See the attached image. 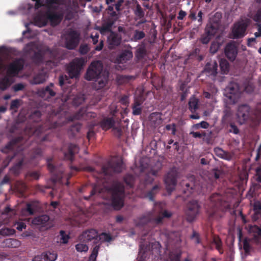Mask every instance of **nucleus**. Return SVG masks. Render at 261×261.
I'll list each match as a JSON object with an SVG mask.
<instances>
[{"instance_id":"1","label":"nucleus","mask_w":261,"mask_h":261,"mask_svg":"<svg viewBox=\"0 0 261 261\" xmlns=\"http://www.w3.org/2000/svg\"><path fill=\"white\" fill-rule=\"evenodd\" d=\"M103 65L100 61L92 62L85 75L87 81L95 80L94 87L97 90L103 88L108 82L109 73L103 72Z\"/></svg>"},{"instance_id":"2","label":"nucleus","mask_w":261,"mask_h":261,"mask_svg":"<svg viewBox=\"0 0 261 261\" xmlns=\"http://www.w3.org/2000/svg\"><path fill=\"white\" fill-rule=\"evenodd\" d=\"M209 208L207 212L210 218L221 216L219 212H224L230 208L228 202L223 199V196L218 193L213 194L210 198Z\"/></svg>"},{"instance_id":"3","label":"nucleus","mask_w":261,"mask_h":261,"mask_svg":"<svg viewBox=\"0 0 261 261\" xmlns=\"http://www.w3.org/2000/svg\"><path fill=\"white\" fill-rule=\"evenodd\" d=\"M107 190L112 195V204L114 209L120 210L124 205L125 191L123 184L116 181L107 189Z\"/></svg>"},{"instance_id":"4","label":"nucleus","mask_w":261,"mask_h":261,"mask_svg":"<svg viewBox=\"0 0 261 261\" xmlns=\"http://www.w3.org/2000/svg\"><path fill=\"white\" fill-rule=\"evenodd\" d=\"M65 44L68 49H74L79 45L80 40V33L74 30L70 29L65 33Z\"/></svg>"},{"instance_id":"5","label":"nucleus","mask_w":261,"mask_h":261,"mask_svg":"<svg viewBox=\"0 0 261 261\" xmlns=\"http://www.w3.org/2000/svg\"><path fill=\"white\" fill-rule=\"evenodd\" d=\"M84 63L85 61L83 58H76L69 63L67 67V71L71 79L76 78L79 76Z\"/></svg>"},{"instance_id":"6","label":"nucleus","mask_w":261,"mask_h":261,"mask_svg":"<svg viewBox=\"0 0 261 261\" xmlns=\"http://www.w3.org/2000/svg\"><path fill=\"white\" fill-rule=\"evenodd\" d=\"M123 170V163L122 161L117 160L109 163L101 168L102 172L106 175H112L114 173H119Z\"/></svg>"},{"instance_id":"7","label":"nucleus","mask_w":261,"mask_h":261,"mask_svg":"<svg viewBox=\"0 0 261 261\" xmlns=\"http://www.w3.org/2000/svg\"><path fill=\"white\" fill-rule=\"evenodd\" d=\"M225 92L226 96L232 102L235 103L240 96V86L237 83L230 82L226 87Z\"/></svg>"},{"instance_id":"8","label":"nucleus","mask_w":261,"mask_h":261,"mask_svg":"<svg viewBox=\"0 0 261 261\" xmlns=\"http://www.w3.org/2000/svg\"><path fill=\"white\" fill-rule=\"evenodd\" d=\"M200 206L196 200L190 201L187 205L186 214L187 221H193L199 214Z\"/></svg>"},{"instance_id":"9","label":"nucleus","mask_w":261,"mask_h":261,"mask_svg":"<svg viewBox=\"0 0 261 261\" xmlns=\"http://www.w3.org/2000/svg\"><path fill=\"white\" fill-rule=\"evenodd\" d=\"M56 89L54 84L50 83L45 87L38 89L37 93L39 97L48 101L49 99L56 96Z\"/></svg>"},{"instance_id":"10","label":"nucleus","mask_w":261,"mask_h":261,"mask_svg":"<svg viewBox=\"0 0 261 261\" xmlns=\"http://www.w3.org/2000/svg\"><path fill=\"white\" fill-rule=\"evenodd\" d=\"M51 159H47V168L52 174L51 180L54 184L58 182L62 183V179L64 175L63 172L61 170L58 171L56 167H55L51 163Z\"/></svg>"},{"instance_id":"11","label":"nucleus","mask_w":261,"mask_h":261,"mask_svg":"<svg viewBox=\"0 0 261 261\" xmlns=\"http://www.w3.org/2000/svg\"><path fill=\"white\" fill-rule=\"evenodd\" d=\"M166 188L169 193H171L174 189L177 182V173L174 171L169 172L164 178Z\"/></svg>"},{"instance_id":"12","label":"nucleus","mask_w":261,"mask_h":261,"mask_svg":"<svg viewBox=\"0 0 261 261\" xmlns=\"http://www.w3.org/2000/svg\"><path fill=\"white\" fill-rule=\"evenodd\" d=\"M79 240L85 242L93 240L95 244L98 243V234L96 229H90L84 231L79 237Z\"/></svg>"},{"instance_id":"13","label":"nucleus","mask_w":261,"mask_h":261,"mask_svg":"<svg viewBox=\"0 0 261 261\" xmlns=\"http://www.w3.org/2000/svg\"><path fill=\"white\" fill-rule=\"evenodd\" d=\"M154 210L158 213V216L153 219L154 224H155L162 223L164 218H170L172 215L171 212L167 210L163 211L161 203L156 204L155 205Z\"/></svg>"},{"instance_id":"14","label":"nucleus","mask_w":261,"mask_h":261,"mask_svg":"<svg viewBox=\"0 0 261 261\" xmlns=\"http://www.w3.org/2000/svg\"><path fill=\"white\" fill-rule=\"evenodd\" d=\"M64 123V122L58 121L55 120V118L52 120L48 119L43 125L39 126L37 128L36 130V133H37V134L38 133H42L46 130L54 129L61 126L63 125Z\"/></svg>"},{"instance_id":"15","label":"nucleus","mask_w":261,"mask_h":261,"mask_svg":"<svg viewBox=\"0 0 261 261\" xmlns=\"http://www.w3.org/2000/svg\"><path fill=\"white\" fill-rule=\"evenodd\" d=\"M250 112V108L247 104L241 105L238 107L237 115L241 123H244L249 118Z\"/></svg>"},{"instance_id":"16","label":"nucleus","mask_w":261,"mask_h":261,"mask_svg":"<svg viewBox=\"0 0 261 261\" xmlns=\"http://www.w3.org/2000/svg\"><path fill=\"white\" fill-rule=\"evenodd\" d=\"M247 28V24L243 22H238L234 24L232 29L233 38L238 39L244 37Z\"/></svg>"},{"instance_id":"17","label":"nucleus","mask_w":261,"mask_h":261,"mask_svg":"<svg viewBox=\"0 0 261 261\" xmlns=\"http://www.w3.org/2000/svg\"><path fill=\"white\" fill-rule=\"evenodd\" d=\"M226 57L231 61H233L238 55V48L233 43H228L225 48Z\"/></svg>"},{"instance_id":"18","label":"nucleus","mask_w":261,"mask_h":261,"mask_svg":"<svg viewBox=\"0 0 261 261\" xmlns=\"http://www.w3.org/2000/svg\"><path fill=\"white\" fill-rule=\"evenodd\" d=\"M116 22V19L113 18H109L105 21L101 27H97L96 29L99 31L102 35H105L107 33L113 32L112 27Z\"/></svg>"},{"instance_id":"19","label":"nucleus","mask_w":261,"mask_h":261,"mask_svg":"<svg viewBox=\"0 0 261 261\" xmlns=\"http://www.w3.org/2000/svg\"><path fill=\"white\" fill-rule=\"evenodd\" d=\"M218 65L216 61L207 63L204 72L208 76H211L212 79H215L217 74Z\"/></svg>"},{"instance_id":"20","label":"nucleus","mask_w":261,"mask_h":261,"mask_svg":"<svg viewBox=\"0 0 261 261\" xmlns=\"http://www.w3.org/2000/svg\"><path fill=\"white\" fill-rule=\"evenodd\" d=\"M122 37L115 32H111L108 37V42L110 48H114L119 45L121 43Z\"/></svg>"},{"instance_id":"21","label":"nucleus","mask_w":261,"mask_h":261,"mask_svg":"<svg viewBox=\"0 0 261 261\" xmlns=\"http://www.w3.org/2000/svg\"><path fill=\"white\" fill-rule=\"evenodd\" d=\"M212 244H214L215 245L216 249L220 254L223 253L224 249L223 248L222 242L219 236H214L211 243L206 246L203 245V247L204 248H208L212 250L213 249V247L212 246Z\"/></svg>"},{"instance_id":"22","label":"nucleus","mask_w":261,"mask_h":261,"mask_svg":"<svg viewBox=\"0 0 261 261\" xmlns=\"http://www.w3.org/2000/svg\"><path fill=\"white\" fill-rule=\"evenodd\" d=\"M21 141V137H17L12 139L2 149V152L7 153L13 151L19 145Z\"/></svg>"},{"instance_id":"23","label":"nucleus","mask_w":261,"mask_h":261,"mask_svg":"<svg viewBox=\"0 0 261 261\" xmlns=\"http://www.w3.org/2000/svg\"><path fill=\"white\" fill-rule=\"evenodd\" d=\"M79 147L74 144L70 143L68 145V151L64 153L65 159L72 162L74 160V155L79 152Z\"/></svg>"},{"instance_id":"24","label":"nucleus","mask_w":261,"mask_h":261,"mask_svg":"<svg viewBox=\"0 0 261 261\" xmlns=\"http://www.w3.org/2000/svg\"><path fill=\"white\" fill-rule=\"evenodd\" d=\"M133 58V53L129 50H124L122 51L116 59V61L118 63H124Z\"/></svg>"},{"instance_id":"25","label":"nucleus","mask_w":261,"mask_h":261,"mask_svg":"<svg viewBox=\"0 0 261 261\" xmlns=\"http://www.w3.org/2000/svg\"><path fill=\"white\" fill-rule=\"evenodd\" d=\"M34 21L35 24L39 27L46 25L48 22L46 12L45 13L42 12L38 13L34 17Z\"/></svg>"},{"instance_id":"26","label":"nucleus","mask_w":261,"mask_h":261,"mask_svg":"<svg viewBox=\"0 0 261 261\" xmlns=\"http://www.w3.org/2000/svg\"><path fill=\"white\" fill-rule=\"evenodd\" d=\"M99 124L103 130H107L113 128L115 125V121L113 117H105L100 121Z\"/></svg>"},{"instance_id":"27","label":"nucleus","mask_w":261,"mask_h":261,"mask_svg":"<svg viewBox=\"0 0 261 261\" xmlns=\"http://www.w3.org/2000/svg\"><path fill=\"white\" fill-rule=\"evenodd\" d=\"M25 157L23 155L21 154L18 158L17 162L11 168V172L15 175H17L20 173L22 167L24 164Z\"/></svg>"},{"instance_id":"28","label":"nucleus","mask_w":261,"mask_h":261,"mask_svg":"<svg viewBox=\"0 0 261 261\" xmlns=\"http://www.w3.org/2000/svg\"><path fill=\"white\" fill-rule=\"evenodd\" d=\"M22 68L23 65L19 61H16L9 65L7 73L9 75H15L19 73Z\"/></svg>"},{"instance_id":"29","label":"nucleus","mask_w":261,"mask_h":261,"mask_svg":"<svg viewBox=\"0 0 261 261\" xmlns=\"http://www.w3.org/2000/svg\"><path fill=\"white\" fill-rule=\"evenodd\" d=\"M152 213L149 212L145 215L139 218L137 221V224L139 226H143L148 223L152 222L154 223Z\"/></svg>"},{"instance_id":"30","label":"nucleus","mask_w":261,"mask_h":261,"mask_svg":"<svg viewBox=\"0 0 261 261\" xmlns=\"http://www.w3.org/2000/svg\"><path fill=\"white\" fill-rule=\"evenodd\" d=\"M47 21H49L52 25H57L61 20V16L57 13L50 10L46 11Z\"/></svg>"},{"instance_id":"31","label":"nucleus","mask_w":261,"mask_h":261,"mask_svg":"<svg viewBox=\"0 0 261 261\" xmlns=\"http://www.w3.org/2000/svg\"><path fill=\"white\" fill-rule=\"evenodd\" d=\"M135 54L136 58L139 61L142 60L147 56L146 45L144 43H142L139 45Z\"/></svg>"},{"instance_id":"32","label":"nucleus","mask_w":261,"mask_h":261,"mask_svg":"<svg viewBox=\"0 0 261 261\" xmlns=\"http://www.w3.org/2000/svg\"><path fill=\"white\" fill-rule=\"evenodd\" d=\"M95 114L92 113H86V109L85 108L80 109L73 116L72 120H80L85 119L86 116H90L91 117H95Z\"/></svg>"},{"instance_id":"33","label":"nucleus","mask_w":261,"mask_h":261,"mask_svg":"<svg viewBox=\"0 0 261 261\" xmlns=\"http://www.w3.org/2000/svg\"><path fill=\"white\" fill-rule=\"evenodd\" d=\"M160 189L161 186L159 185L154 186L150 190L146 193L145 197L148 198L150 201H154V197Z\"/></svg>"},{"instance_id":"34","label":"nucleus","mask_w":261,"mask_h":261,"mask_svg":"<svg viewBox=\"0 0 261 261\" xmlns=\"http://www.w3.org/2000/svg\"><path fill=\"white\" fill-rule=\"evenodd\" d=\"M149 249L148 245L141 243L139 245V251L138 253V261H145L146 258V252Z\"/></svg>"},{"instance_id":"35","label":"nucleus","mask_w":261,"mask_h":261,"mask_svg":"<svg viewBox=\"0 0 261 261\" xmlns=\"http://www.w3.org/2000/svg\"><path fill=\"white\" fill-rule=\"evenodd\" d=\"M49 218L47 215H42L35 218L33 220V223L37 225H44L49 220Z\"/></svg>"},{"instance_id":"36","label":"nucleus","mask_w":261,"mask_h":261,"mask_svg":"<svg viewBox=\"0 0 261 261\" xmlns=\"http://www.w3.org/2000/svg\"><path fill=\"white\" fill-rule=\"evenodd\" d=\"M218 27L217 24H207L205 29V32L213 37L217 33Z\"/></svg>"},{"instance_id":"37","label":"nucleus","mask_w":261,"mask_h":261,"mask_svg":"<svg viewBox=\"0 0 261 261\" xmlns=\"http://www.w3.org/2000/svg\"><path fill=\"white\" fill-rule=\"evenodd\" d=\"M41 112L38 110L32 111L29 116L31 120L35 122H38L41 120Z\"/></svg>"},{"instance_id":"38","label":"nucleus","mask_w":261,"mask_h":261,"mask_svg":"<svg viewBox=\"0 0 261 261\" xmlns=\"http://www.w3.org/2000/svg\"><path fill=\"white\" fill-rule=\"evenodd\" d=\"M46 80V75L43 73H39L34 76L32 80L34 84H40L44 83Z\"/></svg>"},{"instance_id":"39","label":"nucleus","mask_w":261,"mask_h":261,"mask_svg":"<svg viewBox=\"0 0 261 261\" xmlns=\"http://www.w3.org/2000/svg\"><path fill=\"white\" fill-rule=\"evenodd\" d=\"M150 119L154 124H160L162 120L161 114L160 113H152L150 115Z\"/></svg>"},{"instance_id":"40","label":"nucleus","mask_w":261,"mask_h":261,"mask_svg":"<svg viewBox=\"0 0 261 261\" xmlns=\"http://www.w3.org/2000/svg\"><path fill=\"white\" fill-rule=\"evenodd\" d=\"M4 243L8 247L15 248L20 245L19 241L14 239H7L4 241Z\"/></svg>"},{"instance_id":"41","label":"nucleus","mask_w":261,"mask_h":261,"mask_svg":"<svg viewBox=\"0 0 261 261\" xmlns=\"http://www.w3.org/2000/svg\"><path fill=\"white\" fill-rule=\"evenodd\" d=\"M114 240V238L110 234L106 232H102L98 235V242H110Z\"/></svg>"},{"instance_id":"42","label":"nucleus","mask_w":261,"mask_h":261,"mask_svg":"<svg viewBox=\"0 0 261 261\" xmlns=\"http://www.w3.org/2000/svg\"><path fill=\"white\" fill-rule=\"evenodd\" d=\"M220 67L223 74H227L229 71V63L225 59H221L220 61Z\"/></svg>"},{"instance_id":"43","label":"nucleus","mask_w":261,"mask_h":261,"mask_svg":"<svg viewBox=\"0 0 261 261\" xmlns=\"http://www.w3.org/2000/svg\"><path fill=\"white\" fill-rule=\"evenodd\" d=\"M123 180L128 188H131L133 187L134 177L132 175L126 174L123 177Z\"/></svg>"},{"instance_id":"44","label":"nucleus","mask_w":261,"mask_h":261,"mask_svg":"<svg viewBox=\"0 0 261 261\" xmlns=\"http://www.w3.org/2000/svg\"><path fill=\"white\" fill-rule=\"evenodd\" d=\"M145 37V33L142 31H139L138 30H136L134 31V33L133 36V40L134 41H137L142 39L144 38Z\"/></svg>"},{"instance_id":"45","label":"nucleus","mask_w":261,"mask_h":261,"mask_svg":"<svg viewBox=\"0 0 261 261\" xmlns=\"http://www.w3.org/2000/svg\"><path fill=\"white\" fill-rule=\"evenodd\" d=\"M100 248V245H96L93 249L92 253L89 257L88 261H96L98 251Z\"/></svg>"},{"instance_id":"46","label":"nucleus","mask_w":261,"mask_h":261,"mask_svg":"<svg viewBox=\"0 0 261 261\" xmlns=\"http://www.w3.org/2000/svg\"><path fill=\"white\" fill-rule=\"evenodd\" d=\"M81 128V124L79 123H76L72 125L69 129V133L73 136H75L76 134L80 132Z\"/></svg>"},{"instance_id":"47","label":"nucleus","mask_w":261,"mask_h":261,"mask_svg":"<svg viewBox=\"0 0 261 261\" xmlns=\"http://www.w3.org/2000/svg\"><path fill=\"white\" fill-rule=\"evenodd\" d=\"M21 100L19 99L12 100L10 104V110L16 112L21 105Z\"/></svg>"},{"instance_id":"48","label":"nucleus","mask_w":261,"mask_h":261,"mask_svg":"<svg viewBox=\"0 0 261 261\" xmlns=\"http://www.w3.org/2000/svg\"><path fill=\"white\" fill-rule=\"evenodd\" d=\"M45 261H55L57 258V254L54 252H44Z\"/></svg>"},{"instance_id":"49","label":"nucleus","mask_w":261,"mask_h":261,"mask_svg":"<svg viewBox=\"0 0 261 261\" xmlns=\"http://www.w3.org/2000/svg\"><path fill=\"white\" fill-rule=\"evenodd\" d=\"M60 241L62 244H67L68 242L70 237L69 234H67L64 230H60Z\"/></svg>"},{"instance_id":"50","label":"nucleus","mask_w":261,"mask_h":261,"mask_svg":"<svg viewBox=\"0 0 261 261\" xmlns=\"http://www.w3.org/2000/svg\"><path fill=\"white\" fill-rule=\"evenodd\" d=\"M42 155V151L39 147H36L33 149L31 159L32 160L39 158L41 157Z\"/></svg>"},{"instance_id":"51","label":"nucleus","mask_w":261,"mask_h":261,"mask_svg":"<svg viewBox=\"0 0 261 261\" xmlns=\"http://www.w3.org/2000/svg\"><path fill=\"white\" fill-rule=\"evenodd\" d=\"M189 109L192 113L198 109V101L197 99H190L189 102Z\"/></svg>"},{"instance_id":"52","label":"nucleus","mask_w":261,"mask_h":261,"mask_svg":"<svg viewBox=\"0 0 261 261\" xmlns=\"http://www.w3.org/2000/svg\"><path fill=\"white\" fill-rule=\"evenodd\" d=\"M75 249L78 252H87L89 247L85 244L79 243L75 245Z\"/></svg>"},{"instance_id":"53","label":"nucleus","mask_w":261,"mask_h":261,"mask_svg":"<svg viewBox=\"0 0 261 261\" xmlns=\"http://www.w3.org/2000/svg\"><path fill=\"white\" fill-rule=\"evenodd\" d=\"M166 130H171V134L175 135L176 133V124L175 123L167 124L165 127Z\"/></svg>"},{"instance_id":"54","label":"nucleus","mask_w":261,"mask_h":261,"mask_svg":"<svg viewBox=\"0 0 261 261\" xmlns=\"http://www.w3.org/2000/svg\"><path fill=\"white\" fill-rule=\"evenodd\" d=\"M181 253H171L169 255L170 261H180Z\"/></svg>"},{"instance_id":"55","label":"nucleus","mask_w":261,"mask_h":261,"mask_svg":"<svg viewBox=\"0 0 261 261\" xmlns=\"http://www.w3.org/2000/svg\"><path fill=\"white\" fill-rule=\"evenodd\" d=\"M118 79L119 82L122 84L128 82L133 79V77L129 75H121L119 76Z\"/></svg>"},{"instance_id":"56","label":"nucleus","mask_w":261,"mask_h":261,"mask_svg":"<svg viewBox=\"0 0 261 261\" xmlns=\"http://www.w3.org/2000/svg\"><path fill=\"white\" fill-rule=\"evenodd\" d=\"M193 137L195 138H202L206 136V133L204 131H202L201 133L198 132H191L190 133Z\"/></svg>"},{"instance_id":"57","label":"nucleus","mask_w":261,"mask_h":261,"mask_svg":"<svg viewBox=\"0 0 261 261\" xmlns=\"http://www.w3.org/2000/svg\"><path fill=\"white\" fill-rule=\"evenodd\" d=\"M254 215L258 218L261 216V204L255 203L254 205Z\"/></svg>"},{"instance_id":"58","label":"nucleus","mask_w":261,"mask_h":261,"mask_svg":"<svg viewBox=\"0 0 261 261\" xmlns=\"http://www.w3.org/2000/svg\"><path fill=\"white\" fill-rule=\"evenodd\" d=\"M243 249L246 255L250 254L251 247L247 239H245L243 241Z\"/></svg>"},{"instance_id":"59","label":"nucleus","mask_w":261,"mask_h":261,"mask_svg":"<svg viewBox=\"0 0 261 261\" xmlns=\"http://www.w3.org/2000/svg\"><path fill=\"white\" fill-rule=\"evenodd\" d=\"M250 230L255 235L261 237V228L257 225H253L250 227Z\"/></svg>"},{"instance_id":"60","label":"nucleus","mask_w":261,"mask_h":261,"mask_svg":"<svg viewBox=\"0 0 261 261\" xmlns=\"http://www.w3.org/2000/svg\"><path fill=\"white\" fill-rule=\"evenodd\" d=\"M135 14L137 16H138L140 18H141L144 16V12L143 11L142 8L140 6V5H137L136 6V9L135 10Z\"/></svg>"},{"instance_id":"61","label":"nucleus","mask_w":261,"mask_h":261,"mask_svg":"<svg viewBox=\"0 0 261 261\" xmlns=\"http://www.w3.org/2000/svg\"><path fill=\"white\" fill-rule=\"evenodd\" d=\"M252 18L255 22H261V7L257 11L256 13L252 16Z\"/></svg>"},{"instance_id":"62","label":"nucleus","mask_w":261,"mask_h":261,"mask_svg":"<svg viewBox=\"0 0 261 261\" xmlns=\"http://www.w3.org/2000/svg\"><path fill=\"white\" fill-rule=\"evenodd\" d=\"M191 239L195 240V243L198 244L201 243V240L200 239L199 234L195 231H193L192 236H191Z\"/></svg>"},{"instance_id":"63","label":"nucleus","mask_w":261,"mask_h":261,"mask_svg":"<svg viewBox=\"0 0 261 261\" xmlns=\"http://www.w3.org/2000/svg\"><path fill=\"white\" fill-rule=\"evenodd\" d=\"M222 174V171L218 169H214L211 171V175L215 179H218Z\"/></svg>"},{"instance_id":"64","label":"nucleus","mask_w":261,"mask_h":261,"mask_svg":"<svg viewBox=\"0 0 261 261\" xmlns=\"http://www.w3.org/2000/svg\"><path fill=\"white\" fill-rule=\"evenodd\" d=\"M211 38L212 36H211L208 34H206V33L205 32V34L201 36L200 41L202 43L206 44L210 42V40L211 39Z\"/></svg>"}]
</instances>
